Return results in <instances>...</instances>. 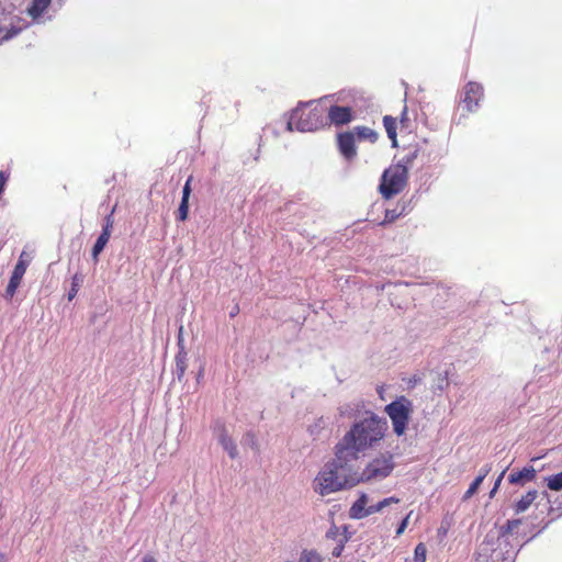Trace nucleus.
<instances>
[{
    "mask_svg": "<svg viewBox=\"0 0 562 562\" xmlns=\"http://www.w3.org/2000/svg\"><path fill=\"white\" fill-rule=\"evenodd\" d=\"M395 463L393 454L390 452L380 453L372 459L362 472L353 471V474L359 483L371 481H380L387 477L394 470Z\"/></svg>",
    "mask_w": 562,
    "mask_h": 562,
    "instance_id": "39448f33",
    "label": "nucleus"
},
{
    "mask_svg": "<svg viewBox=\"0 0 562 562\" xmlns=\"http://www.w3.org/2000/svg\"><path fill=\"white\" fill-rule=\"evenodd\" d=\"M546 482H547V486L549 490L555 491V492L561 491L562 490V471L557 474L548 476L546 479Z\"/></svg>",
    "mask_w": 562,
    "mask_h": 562,
    "instance_id": "b1692460",
    "label": "nucleus"
},
{
    "mask_svg": "<svg viewBox=\"0 0 562 562\" xmlns=\"http://www.w3.org/2000/svg\"><path fill=\"white\" fill-rule=\"evenodd\" d=\"M520 519L507 520L506 525L504 526V533H512L515 529H517L520 526Z\"/></svg>",
    "mask_w": 562,
    "mask_h": 562,
    "instance_id": "cd10ccee",
    "label": "nucleus"
},
{
    "mask_svg": "<svg viewBox=\"0 0 562 562\" xmlns=\"http://www.w3.org/2000/svg\"><path fill=\"white\" fill-rule=\"evenodd\" d=\"M25 271L26 270H24L22 263L15 265V267L12 271L11 278L9 280V283L7 285V289H5V296L8 299H12L14 296L22 279H23Z\"/></svg>",
    "mask_w": 562,
    "mask_h": 562,
    "instance_id": "ddd939ff",
    "label": "nucleus"
},
{
    "mask_svg": "<svg viewBox=\"0 0 562 562\" xmlns=\"http://www.w3.org/2000/svg\"><path fill=\"white\" fill-rule=\"evenodd\" d=\"M408 121L407 119V109L406 106L403 108V111H402V114H401V120H400V123L403 127H406L407 124L406 122Z\"/></svg>",
    "mask_w": 562,
    "mask_h": 562,
    "instance_id": "72a5a7b5",
    "label": "nucleus"
},
{
    "mask_svg": "<svg viewBox=\"0 0 562 562\" xmlns=\"http://www.w3.org/2000/svg\"><path fill=\"white\" fill-rule=\"evenodd\" d=\"M397 503H400V498L394 497V496H391V497L384 498V499L382 501V505H386V506H389V505H391V504H397Z\"/></svg>",
    "mask_w": 562,
    "mask_h": 562,
    "instance_id": "f704fd0d",
    "label": "nucleus"
},
{
    "mask_svg": "<svg viewBox=\"0 0 562 562\" xmlns=\"http://www.w3.org/2000/svg\"><path fill=\"white\" fill-rule=\"evenodd\" d=\"M346 530H347L346 527L339 528L334 525L326 532L327 539L335 541V546L333 547V550H331L333 557L338 558L341 555V552L345 548V543L348 541Z\"/></svg>",
    "mask_w": 562,
    "mask_h": 562,
    "instance_id": "9d476101",
    "label": "nucleus"
},
{
    "mask_svg": "<svg viewBox=\"0 0 562 562\" xmlns=\"http://www.w3.org/2000/svg\"><path fill=\"white\" fill-rule=\"evenodd\" d=\"M483 97V86L475 81H469L463 87V97L461 99V104L467 112L472 113L477 110Z\"/></svg>",
    "mask_w": 562,
    "mask_h": 562,
    "instance_id": "6e6552de",
    "label": "nucleus"
},
{
    "mask_svg": "<svg viewBox=\"0 0 562 562\" xmlns=\"http://www.w3.org/2000/svg\"><path fill=\"white\" fill-rule=\"evenodd\" d=\"M297 562H322V558L315 551L304 550Z\"/></svg>",
    "mask_w": 562,
    "mask_h": 562,
    "instance_id": "a878e982",
    "label": "nucleus"
},
{
    "mask_svg": "<svg viewBox=\"0 0 562 562\" xmlns=\"http://www.w3.org/2000/svg\"><path fill=\"white\" fill-rule=\"evenodd\" d=\"M239 313V306L238 305H235V307L233 308V311L231 312V317H234L236 316L237 314Z\"/></svg>",
    "mask_w": 562,
    "mask_h": 562,
    "instance_id": "ea45409f",
    "label": "nucleus"
},
{
    "mask_svg": "<svg viewBox=\"0 0 562 562\" xmlns=\"http://www.w3.org/2000/svg\"><path fill=\"white\" fill-rule=\"evenodd\" d=\"M182 330H183V327L180 326L179 335H178V347H179V350H186L184 349V345H183Z\"/></svg>",
    "mask_w": 562,
    "mask_h": 562,
    "instance_id": "c9c22d12",
    "label": "nucleus"
},
{
    "mask_svg": "<svg viewBox=\"0 0 562 562\" xmlns=\"http://www.w3.org/2000/svg\"><path fill=\"white\" fill-rule=\"evenodd\" d=\"M413 411L414 408L412 401L404 395L396 397V400L385 406L384 412L390 417L393 431L397 437H401L405 434Z\"/></svg>",
    "mask_w": 562,
    "mask_h": 562,
    "instance_id": "20e7f679",
    "label": "nucleus"
},
{
    "mask_svg": "<svg viewBox=\"0 0 562 562\" xmlns=\"http://www.w3.org/2000/svg\"><path fill=\"white\" fill-rule=\"evenodd\" d=\"M504 474H505V471H503V472L499 474V476L497 477V480H496V482H495V484H494V487H495V488H498V487H499V485H501V482H502V480H503Z\"/></svg>",
    "mask_w": 562,
    "mask_h": 562,
    "instance_id": "58836bf2",
    "label": "nucleus"
},
{
    "mask_svg": "<svg viewBox=\"0 0 562 562\" xmlns=\"http://www.w3.org/2000/svg\"><path fill=\"white\" fill-rule=\"evenodd\" d=\"M356 143L357 140L355 135L350 130L340 132L336 135V146L338 153L347 161H352L358 155Z\"/></svg>",
    "mask_w": 562,
    "mask_h": 562,
    "instance_id": "1a4fd4ad",
    "label": "nucleus"
},
{
    "mask_svg": "<svg viewBox=\"0 0 562 562\" xmlns=\"http://www.w3.org/2000/svg\"><path fill=\"white\" fill-rule=\"evenodd\" d=\"M427 557V548L425 543L419 542L414 550V559L413 562H426Z\"/></svg>",
    "mask_w": 562,
    "mask_h": 562,
    "instance_id": "393cba45",
    "label": "nucleus"
},
{
    "mask_svg": "<svg viewBox=\"0 0 562 562\" xmlns=\"http://www.w3.org/2000/svg\"><path fill=\"white\" fill-rule=\"evenodd\" d=\"M384 507H386V505H382V501L374 504V505H371L367 508V514L368 516L369 515H372V514H375V513H379L381 512Z\"/></svg>",
    "mask_w": 562,
    "mask_h": 562,
    "instance_id": "c756f323",
    "label": "nucleus"
},
{
    "mask_svg": "<svg viewBox=\"0 0 562 562\" xmlns=\"http://www.w3.org/2000/svg\"><path fill=\"white\" fill-rule=\"evenodd\" d=\"M536 477V471L533 468H524L520 471L512 472L508 475V481L512 484H520L525 482H530Z\"/></svg>",
    "mask_w": 562,
    "mask_h": 562,
    "instance_id": "2eb2a0df",
    "label": "nucleus"
},
{
    "mask_svg": "<svg viewBox=\"0 0 562 562\" xmlns=\"http://www.w3.org/2000/svg\"><path fill=\"white\" fill-rule=\"evenodd\" d=\"M52 0H32L30 7L27 8V14L36 20L42 16V14L47 10L50 5Z\"/></svg>",
    "mask_w": 562,
    "mask_h": 562,
    "instance_id": "dca6fc26",
    "label": "nucleus"
},
{
    "mask_svg": "<svg viewBox=\"0 0 562 562\" xmlns=\"http://www.w3.org/2000/svg\"><path fill=\"white\" fill-rule=\"evenodd\" d=\"M327 126L334 125L336 127L345 126L356 119L353 108L348 105L331 104L325 108Z\"/></svg>",
    "mask_w": 562,
    "mask_h": 562,
    "instance_id": "0eeeda50",
    "label": "nucleus"
},
{
    "mask_svg": "<svg viewBox=\"0 0 562 562\" xmlns=\"http://www.w3.org/2000/svg\"><path fill=\"white\" fill-rule=\"evenodd\" d=\"M383 125L386 131L387 137L392 140L393 147H396L397 146V134H396L397 120H396V117H393L391 115H384Z\"/></svg>",
    "mask_w": 562,
    "mask_h": 562,
    "instance_id": "a211bd4d",
    "label": "nucleus"
},
{
    "mask_svg": "<svg viewBox=\"0 0 562 562\" xmlns=\"http://www.w3.org/2000/svg\"><path fill=\"white\" fill-rule=\"evenodd\" d=\"M113 225H114L113 216H112V214H109L104 220L102 233L98 237V239L92 248V257L94 260H98L99 255L102 252V250L106 246V244L111 237V232H112Z\"/></svg>",
    "mask_w": 562,
    "mask_h": 562,
    "instance_id": "9b49d317",
    "label": "nucleus"
},
{
    "mask_svg": "<svg viewBox=\"0 0 562 562\" xmlns=\"http://www.w3.org/2000/svg\"><path fill=\"white\" fill-rule=\"evenodd\" d=\"M409 516H411V513L401 521L400 526L396 529V536H401L405 531V529L408 525Z\"/></svg>",
    "mask_w": 562,
    "mask_h": 562,
    "instance_id": "7c9ffc66",
    "label": "nucleus"
},
{
    "mask_svg": "<svg viewBox=\"0 0 562 562\" xmlns=\"http://www.w3.org/2000/svg\"><path fill=\"white\" fill-rule=\"evenodd\" d=\"M419 148L413 147L408 149V151L401 158L397 165H405L406 170L408 171V168L413 165L414 160L418 157Z\"/></svg>",
    "mask_w": 562,
    "mask_h": 562,
    "instance_id": "5701e85b",
    "label": "nucleus"
},
{
    "mask_svg": "<svg viewBox=\"0 0 562 562\" xmlns=\"http://www.w3.org/2000/svg\"><path fill=\"white\" fill-rule=\"evenodd\" d=\"M19 33V29L11 27L9 30H4L0 26V43L7 42L14 37Z\"/></svg>",
    "mask_w": 562,
    "mask_h": 562,
    "instance_id": "bb28decb",
    "label": "nucleus"
},
{
    "mask_svg": "<svg viewBox=\"0 0 562 562\" xmlns=\"http://www.w3.org/2000/svg\"><path fill=\"white\" fill-rule=\"evenodd\" d=\"M497 491V488L493 487L490 495L493 496L495 494V492Z\"/></svg>",
    "mask_w": 562,
    "mask_h": 562,
    "instance_id": "a19ab883",
    "label": "nucleus"
},
{
    "mask_svg": "<svg viewBox=\"0 0 562 562\" xmlns=\"http://www.w3.org/2000/svg\"><path fill=\"white\" fill-rule=\"evenodd\" d=\"M387 431V423L374 413L352 424L335 447L339 459L357 460L360 453L375 448Z\"/></svg>",
    "mask_w": 562,
    "mask_h": 562,
    "instance_id": "f257e3e1",
    "label": "nucleus"
},
{
    "mask_svg": "<svg viewBox=\"0 0 562 562\" xmlns=\"http://www.w3.org/2000/svg\"><path fill=\"white\" fill-rule=\"evenodd\" d=\"M538 496V492L536 490L528 491L519 501H517L514 505V509L516 514H520L526 512L530 505L535 502Z\"/></svg>",
    "mask_w": 562,
    "mask_h": 562,
    "instance_id": "f3484780",
    "label": "nucleus"
},
{
    "mask_svg": "<svg viewBox=\"0 0 562 562\" xmlns=\"http://www.w3.org/2000/svg\"><path fill=\"white\" fill-rule=\"evenodd\" d=\"M175 360H176V374H177L178 379L181 380L184 376L187 368H188L187 351L178 350Z\"/></svg>",
    "mask_w": 562,
    "mask_h": 562,
    "instance_id": "412c9836",
    "label": "nucleus"
},
{
    "mask_svg": "<svg viewBox=\"0 0 562 562\" xmlns=\"http://www.w3.org/2000/svg\"><path fill=\"white\" fill-rule=\"evenodd\" d=\"M75 280H76V278H74V282H72L71 289H70V291L68 293V300L69 301H71L76 296V294L78 292V284L75 282Z\"/></svg>",
    "mask_w": 562,
    "mask_h": 562,
    "instance_id": "473e14b6",
    "label": "nucleus"
},
{
    "mask_svg": "<svg viewBox=\"0 0 562 562\" xmlns=\"http://www.w3.org/2000/svg\"><path fill=\"white\" fill-rule=\"evenodd\" d=\"M367 504H368V497H367V495L363 494L351 506V508H350V516L352 518H363V517H367L368 516V514H367V508L368 507H366Z\"/></svg>",
    "mask_w": 562,
    "mask_h": 562,
    "instance_id": "6ab92c4d",
    "label": "nucleus"
},
{
    "mask_svg": "<svg viewBox=\"0 0 562 562\" xmlns=\"http://www.w3.org/2000/svg\"><path fill=\"white\" fill-rule=\"evenodd\" d=\"M327 127L325 108L318 101L300 103L290 113L286 130L314 132Z\"/></svg>",
    "mask_w": 562,
    "mask_h": 562,
    "instance_id": "7ed1b4c3",
    "label": "nucleus"
},
{
    "mask_svg": "<svg viewBox=\"0 0 562 562\" xmlns=\"http://www.w3.org/2000/svg\"><path fill=\"white\" fill-rule=\"evenodd\" d=\"M220 443L227 451L232 459H235L237 457V447L234 440L225 431L220 437Z\"/></svg>",
    "mask_w": 562,
    "mask_h": 562,
    "instance_id": "4be33fe9",
    "label": "nucleus"
},
{
    "mask_svg": "<svg viewBox=\"0 0 562 562\" xmlns=\"http://www.w3.org/2000/svg\"><path fill=\"white\" fill-rule=\"evenodd\" d=\"M350 459H339L335 456L327 462L314 480V491L323 496L352 487L358 484L353 471L348 467Z\"/></svg>",
    "mask_w": 562,
    "mask_h": 562,
    "instance_id": "f03ea898",
    "label": "nucleus"
},
{
    "mask_svg": "<svg viewBox=\"0 0 562 562\" xmlns=\"http://www.w3.org/2000/svg\"><path fill=\"white\" fill-rule=\"evenodd\" d=\"M401 215V213H396L395 210H386L385 212V216H384V221L382 222V224H385V223H392L394 222L398 216Z\"/></svg>",
    "mask_w": 562,
    "mask_h": 562,
    "instance_id": "c85d7f7f",
    "label": "nucleus"
},
{
    "mask_svg": "<svg viewBox=\"0 0 562 562\" xmlns=\"http://www.w3.org/2000/svg\"><path fill=\"white\" fill-rule=\"evenodd\" d=\"M23 266L24 270L27 269V266H29V259H27V255L25 251H22L20 257H19V260L16 262V265H21Z\"/></svg>",
    "mask_w": 562,
    "mask_h": 562,
    "instance_id": "2f4dec72",
    "label": "nucleus"
},
{
    "mask_svg": "<svg viewBox=\"0 0 562 562\" xmlns=\"http://www.w3.org/2000/svg\"><path fill=\"white\" fill-rule=\"evenodd\" d=\"M350 131L353 133L357 142H369L374 144L379 138V134L374 130L364 125L355 126Z\"/></svg>",
    "mask_w": 562,
    "mask_h": 562,
    "instance_id": "4468645a",
    "label": "nucleus"
},
{
    "mask_svg": "<svg viewBox=\"0 0 562 562\" xmlns=\"http://www.w3.org/2000/svg\"><path fill=\"white\" fill-rule=\"evenodd\" d=\"M142 562H157V560H156L153 555H150V554H146V555L143 558Z\"/></svg>",
    "mask_w": 562,
    "mask_h": 562,
    "instance_id": "4c0bfd02",
    "label": "nucleus"
},
{
    "mask_svg": "<svg viewBox=\"0 0 562 562\" xmlns=\"http://www.w3.org/2000/svg\"><path fill=\"white\" fill-rule=\"evenodd\" d=\"M408 179V171L405 165L393 164L386 168L381 177V183L379 186L380 193L385 199L401 193Z\"/></svg>",
    "mask_w": 562,
    "mask_h": 562,
    "instance_id": "423d86ee",
    "label": "nucleus"
},
{
    "mask_svg": "<svg viewBox=\"0 0 562 562\" xmlns=\"http://www.w3.org/2000/svg\"><path fill=\"white\" fill-rule=\"evenodd\" d=\"M447 532H448V528H445L442 526L438 529V536L441 538L446 537Z\"/></svg>",
    "mask_w": 562,
    "mask_h": 562,
    "instance_id": "e433bc0d",
    "label": "nucleus"
},
{
    "mask_svg": "<svg viewBox=\"0 0 562 562\" xmlns=\"http://www.w3.org/2000/svg\"><path fill=\"white\" fill-rule=\"evenodd\" d=\"M490 471H491V467L490 465H485L484 468L481 469V473L470 484L468 491L465 492L464 498H470L473 494L476 493V491L479 490L480 485L482 484V482L484 481L486 475L490 473Z\"/></svg>",
    "mask_w": 562,
    "mask_h": 562,
    "instance_id": "aec40b11",
    "label": "nucleus"
},
{
    "mask_svg": "<svg viewBox=\"0 0 562 562\" xmlns=\"http://www.w3.org/2000/svg\"><path fill=\"white\" fill-rule=\"evenodd\" d=\"M192 179H193L192 176H190L187 179L186 184H184L183 190H182V199H181L180 205H179L177 214H176L177 220L180 221V222H184L188 218V214H189V199H190V194H191V182H192Z\"/></svg>",
    "mask_w": 562,
    "mask_h": 562,
    "instance_id": "f8f14e48",
    "label": "nucleus"
}]
</instances>
